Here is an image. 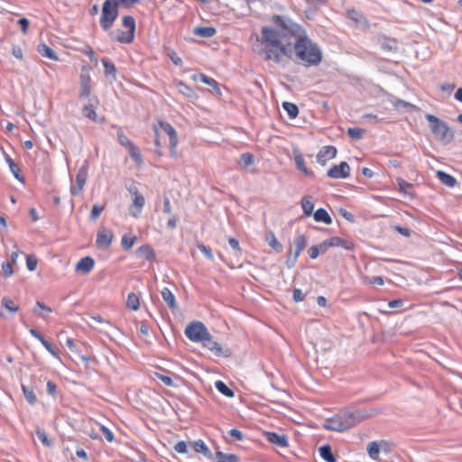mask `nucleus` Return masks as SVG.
<instances>
[{
	"label": "nucleus",
	"mask_w": 462,
	"mask_h": 462,
	"mask_svg": "<svg viewBox=\"0 0 462 462\" xmlns=\"http://www.w3.org/2000/svg\"><path fill=\"white\" fill-rule=\"evenodd\" d=\"M136 255L146 261H153L156 258L155 251L150 245H143L136 249Z\"/></svg>",
	"instance_id": "22"
},
{
	"label": "nucleus",
	"mask_w": 462,
	"mask_h": 462,
	"mask_svg": "<svg viewBox=\"0 0 462 462\" xmlns=\"http://www.w3.org/2000/svg\"><path fill=\"white\" fill-rule=\"evenodd\" d=\"M1 268H2L3 275L5 278L10 277L14 273L12 263L10 262H3Z\"/></svg>",
	"instance_id": "58"
},
{
	"label": "nucleus",
	"mask_w": 462,
	"mask_h": 462,
	"mask_svg": "<svg viewBox=\"0 0 462 462\" xmlns=\"http://www.w3.org/2000/svg\"><path fill=\"white\" fill-rule=\"evenodd\" d=\"M100 431L108 442L111 443L115 440L114 433L107 427L100 425Z\"/></svg>",
	"instance_id": "60"
},
{
	"label": "nucleus",
	"mask_w": 462,
	"mask_h": 462,
	"mask_svg": "<svg viewBox=\"0 0 462 462\" xmlns=\"http://www.w3.org/2000/svg\"><path fill=\"white\" fill-rule=\"evenodd\" d=\"M377 43L383 51L396 52L398 51V42L394 38L379 35L377 37Z\"/></svg>",
	"instance_id": "16"
},
{
	"label": "nucleus",
	"mask_w": 462,
	"mask_h": 462,
	"mask_svg": "<svg viewBox=\"0 0 462 462\" xmlns=\"http://www.w3.org/2000/svg\"><path fill=\"white\" fill-rule=\"evenodd\" d=\"M337 150L333 145L323 146L317 154V162L325 166L328 159H333L337 156Z\"/></svg>",
	"instance_id": "15"
},
{
	"label": "nucleus",
	"mask_w": 462,
	"mask_h": 462,
	"mask_svg": "<svg viewBox=\"0 0 462 462\" xmlns=\"http://www.w3.org/2000/svg\"><path fill=\"white\" fill-rule=\"evenodd\" d=\"M37 263L38 260L34 255H28L26 257V266L30 272H32L36 269Z\"/></svg>",
	"instance_id": "59"
},
{
	"label": "nucleus",
	"mask_w": 462,
	"mask_h": 462,
	"mask_svg": "<svg viewBox=\"0 0 462 462\" xmlns=\"http://www.w3.org/2000/svg\"><path fill=\"white\" fill-rule=\"evenodd\" d=\"M367 453L371 458L376 459L380 454V447L375 441H372L367 445Z\"/></svg>",
	"instance_id": "50"
},
{
	"label": "nucleus",
	"mask_w": 462,
	"mask_h": 462,
	"mask_svg": "<svg viewBox=\"0 0 462 462\" xmlns=\"http://www.w3.org/2000/svg\"><path fill=\"white\" fill-rule=\"evenodd\" d=\"M167 57L172 61V63L176 66L181 67L183 65V61L180 57L173 51H168L166 53Z\"/></svg>",
	"instance_id": "57"
},
{
	"label": "nucleus",
	"mask_w": 462,
	"mask_h": 462,
	"mask_svg": "<svg viewBox=\"0 0 462 462\" xmlns=\"http://www.w3.org/2000/svg\"><path fill=\"white\" fill-rule=\"evenodd\" d=\"M153 131H154V134H155V140H154L155 152L159 156H162V144H161V142H160V134H159L158 127L155 125H153Z\"/></svg>",
	"instance_id": "56"
},
{
	"label": "nucleus",
	"mask_w": 462,
	"mask_h": 462,
	"mask_svg": "<svg viewBox=\"0 0 462 462\" xmlns=\"http://www.w3.org/2000/svg\"><path fill=\"white\" fill-rule=\"evenodd\" d=\"M36 436L39 440L47 448L52 446V442L48 439V436L43 429L37 428L35 430Z\"/></svg>",
	"instance_id": "48"
},
{
	"label": "nucleus",
	"mask_w": 462,
	"mask_h": 462,
	"mask_svg": "<svg viewBox=\"0 0 462 462\" xmlns=\"http://www.w3.org/2000/svg\"><path fill=\"white\" fill-rule=\"evenodd\" d=\"M320 457L326 462H337V458L332 452V448L329 444H325L319 448Z\"/></svg>",
	"instance_id": "34"
},
{
	"label": "nucleus",
	"mask_w": 462,
	"mask_h": 462,
	"mask_svg": "<svg viewBox=\"0 0 462 462\" xmlns=\"http://www.w3.org/2000/svg\"><path fill=\"white\" fill-rule=\"evenodd\" d=\"M199 79L201 82L210 86L213 88L214 93H216L217 95H219V96L221 95V90H220L219 85L214 79L209 78V77L206 76L205 74H200Z\"/></svg>",
	"instance_id": "42"
},
{
	"label": "nucleus",
	"mask_w": 462,
	"mask_h": 462,
	"mask_svg": "<svg viewBox=\"0 0 462 462\" xmlns=\"http://www.w3.org/2000/svg\"><path fill=\"white\" fill-rule=\"evenodd\" d=\"M346 17L351 20L356 26L361 28H368L369 23L367 19L358 11L352 9L347 10Z\"/></svg>",
	"instance_id": "20"
},
{
	"label": "nucleus",
	"mask_w": 462,
	"mask_h": 462,
	"mask_svg": "<svg viewBox=\"0 0 462 462\" xmlns=\"http://www.w3.org/2000/svg\"><path fill=\"white\" fill-rule=\"evenodd\" d=\"M158 125L161 129L169 135L171 155L175 156L176 147L178 144V135L176 130L170 123L161 119L158 120Z\"/></svg>",
	"instance_id": "11"
},
{
	"label": "nucleus",
	"mask_w": 462,
	"mask_h": 462,
	"mask_svg": "<svg viewBox=\"0 0 462 462\" xmlns=\"http://www.w3.org/2000/svg\"><path fill=\"white\" fill-rule=\"evenodd\" d=\"M41 309L42 310H45L47 312H52V309L49 306H47L46 304H44L43 302L40 301V300H37L36 301V305H35V308L33 309L32 312L34 315L38 316V317H41L42 319H45V315L41 313L37 309Z\"/></svg>",
	"instance_id": "52"
},
{
	"label": "nucleus",
	"mask_w": 462,
	"mask_h": 462,
	"mask_svg": "<svg viewBox=\"0 0 462 462\" xmlns=\"http://www.w3.org/2000/svg\"><path fill=\"white\" fill-rule=\"evenodd\" d=\"M193 33L203 38H210L217 33V30L212 26H198L193 29Z\"/></svg>",
	"instance_id": "29"
},
{
	"label": "nucleus",
	"mask_w": 462,
	"mask_h": 462,
	"mask_svg": "<svg viewBox=\"0 0 462 462\" xmlns=\"http://www.w3.org/2000/svg\"><path fill=\"white\" fill-rule=\"evenodd\" d=\"M238 163L241 167L244 169L248 168L249 166L253 165L254 163V156L251 152H245L240 155V158L238 160Z\"/></svg>",
	"instance_id": "44"
},
{
	"label": "nucleus",
	"mask_w": 462,
	"mask_h": 462,
	"mask_svg": "<svg viewBox=\"0 0 462 462\" xmlns=\"http://www.w3.org/2000/svg\"><path fill=\"white\" fill-rule=\"evenodd\" d=\"M203 347L208 349L217 357H230L232 351L229 347H224L220 343L214 340L213 336H206L205 339L201 341Z\"/></svg>",
	"instance_id": "9"
},
{
	"label": "nucleus",
	"mask_w": 462,
	"mask_h": 462,
	"mask_svg": "<svg viewBox=\"0 0 462 462\" xmlns=\"http://www.w3.org/2000/svg\"><path fill=\"white\" fill-rule=\"evenodd\" d=\"M293 49L296 63H301L306 67L318 66L323 59V53L319 46L314 42L306 32L299 35L296 39Z\"/></svg>",
	"instance_id": "2"
},
{
	"label": "nucleus",
	"mask_w": 462,
	"mask_h": 462,
	"mask_svg": "<svg viewBox=\"0 0 462 462\" xmlns=\"http://www.w3.org/2000/svg\"><path fill=\"white\" fill-rule=\"evenodd\" d=\"M127 150L130 157L134 160V162L136 164L143 163V161L140 149L134 143L132 146H130Z\"/></svg>",
	"instance_id": "45"
},
{
	"label": "nucleus",
	"mask_w": 462,
	"mask_h": 462,
	"mask_svg": "<svg viewBox=\"0 0 462 462\" xmlns=\"http://www.w3.org/2000/svg\"><path fill=\"white\" fill-rule=\"evenodd\" d=\"M216 389L226 397L232 398L235 395V392L228 387L223 381H217L215 383Z\"/></svg>",
	"instance_id": "40"
},
{
	"label": "nucleus",
	"mask_w": 462,
	"mask_h": 462,
	"mask_svg": "<svg viewBox=\"0 0 462 462\" xmlns=\"http://www.w3.org/2000/svg\"><path fill=\"white\" fill-rule=\"evenodd\" d=\"M185 336L192 342H200L209 336V332L201 321H192L187 325L184 330Z\"/></svg>",
	"instance_id": "8"
},
{
	"label": "nucleus",
	"mask_w": 462,
	"mask_h": 462,
	"mask_svg": "<svg viewBox=\"0 0 462 462\" xmlns=\"http://www.w3.org/2000/svg\"><path fill=\"white\" fill-rule=\"evenodd\" d=\"M162 297L163 300L167 303L168 307L174 311L176 309H178V305L175 300V296L171 292V291L168 288H164L162 291Z\"/></svg>",
	"instance_id": "31"
},
{
	"label": "nucleus",
	"mask_w": 462,
	"mask_h": 462,
	"mask_svg": "<svg viewBox=\"0 0 462 462\" xmlns=\"http://www.w3.org/2000/svg\"><path fill=\"white\" fill-rule=\"evenodd\" d=\"M362 417L359 411H342L334 417L328 418L324 421L323 428L331 430L342 432L360 422Z\"/></svg>",
	"instance_id": "3"
},
{
	"label": "nucleus",
	"mask_w": 462,
	"mask_h": 462,
	"mask_svg": "<svg viewBox=\"0 0 462 462\" xmlns=\"http://www.w3.org/2000/svg\"><path fill=\"white\" fill-rule=\"evenodd\" d=\"M118 6L114 0H105L102 5L100 26L104 31H109L118 17Z\"/></svg>",
	"instance_id": "7"
},
{
	"label": "nucleus",
	"mask_w": 462,
	"mask_h": 462,
	"mask_svg": "<svg viewBox=\"0 0 462 462\" xmlns=\"http://www.w3.org/2000/svg\"><path fill=\"white\" fill-rule=\"evenodd\" d=\"M313 217L316 222H321L327 225H330L332 223V217L328 214V212L325 208H318L313 213Z\"/></svg>",
	"instance_id": "32"
},
{
	"label": "nucleus",
	"mask_w": 462,
	"mask_h": 462,
	"mask_svg": "<svg viewBox=\"0 0 462 462\" xmlns=\"http://www.w3.org/2000/svg\"><path fill=\"white\" fill-rule=\"evenodd\" d=\"M101 61L104 66V73L106 77H110L113 80H116L117 69L115 64L107 58H103Z\"/></svg>",
	"instance_id": "28"
},
{
	"label": "nucleus",
	"mask_w": 462,
	"mask_h": 462,
	"mask_svg": "<svg viewBox=\"0 0 462 462\" xmlns=\"http://www.w3.org/2000/svg\"><path fill=\"white\" fill-rule=\"evenodd\" d=\"M37 51L42 57L49 58L50 60H59L57 53L50 46H48L45 43H40L37 46Z\"/></svg>",
	"instance_id": "33"
},
{
	"label": "nucleus",
	"mask_w": 462,
	"mask_h": 462,
	"mask_svg": "<svg viewBox=\"0 0 462 462\" xmlns=\"http://www.w3.org/2000/svg\"><path fill=\"white\" fill-rule=\"evenodd\" d=\"M265 241L268 245L277 253H281L283 250L282 245L276 239L275 235L273 231H268L265 235Z\"/></svg>",
	"instance_id": "35"
},
{
	"label": "nucleus",
	"mask_w": 462,
	"mask_h": 462,
	"mask_svg": "<svg viewBox=\"0 0 462 462\" xmlns=\"http://www.w3.org/2000/svg\"><path fill=\"white\" fill-rule=\"evenodd\" d=\"M116 136L118 143L126 149L134 144V143L128 139V137L121 130L117 131Z\"/></svg>",
	"instance_id": "53"
},
{
	"label": "nucleus",
	"mask_w": 462,
	"mask_h": 462,
	"mask_svg": "<svg viewBox=\"0 0 462 462\" xmlns=\"http://www.w3.org/2000/svg\"><path fill=\"white\" fill-rule=\"evenodd\" d=\"M104 209H105V206L104 205L95 204L92 207V209H91V212H90V216H89V219L91 221L97 220Z\"/></svg>",
	"instance_id": "55"
},
{
	"label": "nucleus",
	"mask_w": 462,
	"mask_h": 462,
	"mask_svg": "<svg viewBox=\"0 0 462 462\" xmlns=\"http://www.w3.org/2000/svg\"><path fill=\"white\" fill-rule=\"evenodd\" d=\"M332 247L340 246L348 251L355 249V244L351 240L344 239L339 236H332L329 238Z\"/></svg>",
	"instance_id": "26"
},
{
	"label": "nucleus",
	"mask_w": 462,
	"mask_h": 462,
	"mask_svg": "<svg viewBox=\"0 0 462 462\" xmlns=\"http://www.w3.org/2000/svg\"><path fill=\"white\" fill-rule=\"evenodd\" d=\"M1 305L3 308L6 309L7 310H9L12 313H15L19 310V307L16 304H14V302L12 300H10L6 297H4L2 299Z\"/></svg>",
	"instance_id": "51"
},
{
	"label": "nucleus",
	"mask_w": 462,
	"mask_h": 462,
	"mask_svg": "<svg viewBox=\"0 0 462 462\" xmlns=\"http://www.w3.org/2000/svg\"><path fill=\"white\" fill-rule=\"evenodd\" d=\"M282 106V108L287 112L290 119H294L298 116L299 107L297 106L296 104L284 101Z\"/></svg>",
	"instance_id": "38"
},
{
	"label": "nucleus",
	"mask_w": 462,
	"mask_h": 462,
	"mask_svg": "<svg viewBox=\"0 0 462 462\" xmlns=\"http://www.w3.org/2000/svg\"><path fill=\"white\" fill-rule=\"evenodd\" d=\"M122 25L127 29L126 32L117 30L116 36V32L111 31L109 32L110 39L112 41H117L120 43H132L135 37V30H136V23L135 19L131 15H125L122 18Z\"/></svg>",
	"instance_id": "6"
},
{
	"label": "nucleus",
	"mask_w": 462,
	"mask_h": 462,
	"mask_svg": "<svg viewBox=\"0 0 462 462\" xmlns=\"http://www.w3.org/2000/svg\"><path fill=\"white\" fill-rule=\"evenodd\" d=\"M176 87L178 88L179 93L183 95L186 97L191 98V99H197L199 96L197 93L186 83H184L181 80H179L176 82Z\"/></svg>",
	"instance_id": "25"
},
{
	"label": "nucleus",
	"mask_w": 462,
	"mask_h": 462,
	"mask_svg": "<svg viewBox=\"0 0 462 462\" xmlns=\"http://www.w3.org/2000/svg\"><path fill=\"white\" fill-rule=\"evenodd\" d=\"M95 265V260L91 256H85L81 258L76 264L75 271L78 273L88 274Z\"/></svg>",
	"instance_id": "19"
},
{
	"label": "nucleus",
	"mask_w": 462,
	"mask_h": 462,
	"mask_svg": "<svg viewBox=\"0 0 462 462\" xmlns=\"http://www.w3.org/2000/svg\"><path fill=\"white\" fill-rule=\"evenodd\" d=\"M266 439L280 448H286L289 446L288 437L284 434L281 435L274 431H266L264 433Z\"/></svg>",
	"instance_id": "18"
},
{
	"label": "nucleus",
	"mask_w": 462,
	"mask_h": 462,
	"mask_svg": "<svg viewBox=\"0 0 462 462\" xmlns=\"http://www.w3.org/2000/svg\"><path fill=\"white\" fill-rule=\"evenodd\" d=\"M197 247L198 249L204 254V256L210 260V261H213L214 259V255L212 254V251L210 249V247L205 245L203 243L201 242H198L197 243Z\"/></svg>",
	"instance_id": "54"
},
{
	"label": "nucleus",
	"mask_w": 462,
	"mask_h": 462,
	"mask_svg": "<svg viewBox=\"0 0 462 462\" xmlns=\"http://www.w3.org/2000/svg\"><path fill=\"white\" fill-rule=\"evenodd\" d=\"M91 94V78L89 74L81 73L79 77V98H88Z\"/></svg>",
	"instance_id": "14"
},
{
	"label": "nucleus",
	"mask_w": 462,
	"mask_h": 462,
	"mask_svg": "<svg viewBox=\"0 0 462 462\" xmlns=\"http://www.w3.org/2000/svg\"><path fill=\"white\" fill-rule=\"evenodd\" d=\"M5 162H7V164H8V166L10 168V171L13 173L14 177L18 181H20L21 183H24L25 182V179H24L23 175L22 174L21 169L18 166V164H16L14 162V161L8 154H5Z\"/></svg>",
	"instance_id": "23"
},
{
	"label": "nucleus",
	"mask_w": 462,
	"mask_h": 462,
	"mask_svg": "<svg viewBox=\"0 0 462 462\" xmlns=\"http://www.w3.org/2000/svg\"><path fill=\"white\" fill-rule=\"evenodd\" d=\"M154 375L160 379L165 385L167 386H176L173 383V380L165 374H162L161 373H155Z\"/></svg>",
	"instance_id": "63"
},
{
	"label": "nucleus",
	"mask_w": 462,
	"mask_h": 462,
	"mask_svg": "<svg viewBox=\"0 0 462 462\" xmlns=\"http://www.w3.org/2000/svg\"><path fill=\"white\" fill-rule=\"evenodd\" d=\"M294 161L296 164V168L302 171L306 176H314L313 171H310L305 164V161L303 159V156L300 153H297L294 156Z\"/></svg>",
	"instance_id": "37"
},
{
	"label": "nucleus",
	"mask_w": 462,
	"mask_h": 462,
	"mask_svg": "<svg viewBox=\"0 0 462 462\" xmlns=\"http://www.w3.org/2000/svg\"><path fill=\"white\" fill-rule=\"evenodd\" d=\"M262 38L260 42L263 44V52L266 60H272L277 64L282 62V57L285 56L289 60L296 61L294 49L290 47V44L282 42V39L275 37V32L273 27L263 26Z\"/></svg>",
	"instance_id": "1"
},
{
	"label": "nucleus",
	"mask_w": 462,
	"mask_h": 462,
	"mask_svg": "<svg viewBox=\"0 0 462 462\" xmlns=\"http://www.w3.org/2000/svg\"><path fill=\"white\" fill-rule=\"evenodd\" d=\"M301 208L303 210V213L306 217H310L313 215V209H314V202H313V197L310 195H306L301 199Z\"/></svg>",
	"instance_id": "30"
},
{
	"label": "nucleus",
	"mask_w": 462,
	"mask_h": 462,
	"mask_svg": "<svg viewBox=\"0 0 462 462\" xmlns=\"http://www.w3.org/2000/svg\"><path fill=\"white\" fill-rule=\"evenodd\" d=\"M88 172V163L85 162L84 164L79 168L77 176H76V183L71 184L70 186V193L72 196H77L83 189Z\"/></svg>",
	"instance_id": "10"
},
{
	"label": "nucleus",
	"mask_w": 462,
	"mask_h": 462,
	"mask_svg": "<svg viewBox=\"0 0 462 462\" xmlns=\"http://www.w3.org/2000/svg\"><path fill=\"white\" fill-rule=\"evenodd\" d=\"M346 133L353 140L357 141L364 137L365 130L360 127H349Z\"/></svg>",
	"instance_id": "47"
},
{
	"label": "nucleus",
	"mask_w": 462,
	"mask_h": 462,
	"mask_svg": "<svg viewBox=\"0 0 462 462\" xmlns=\"http://www.w3.org/2000/svg\"><path fill=\"white\" fill-rule=\"evenodd\" d=\"M291 254H292V252H291V246L290 249H289L287 259H286V263H285L286 266L289 269H291L292 267H294V265H295V263L297 262V259H298V257H296L295 254H293V256Z\"/></svg>",
	"instance_id": "61"
},
{
	"label": "nucleus",
	"mask_w": 462,
	"mask_h": 462,
	"mask_svg": "<svg viewBox=\"0 0 462 462\" xmlns=\"http://www.w3.org/2000/svg\"><path fill=\"white\" fill-rule=\"evenodd\" d=\"M308 241L304 235H298L294 238V245L296 246V250L294 254H296V257H299L301 251L307 246Z\"/></svg>",
	"instance_id": "41"
},
{
	"label": "nucleus",
	"mask_w": 462,
	"mask_h": 462,
	"mask_svg": "<svg viewBox=\"0 0 462 462\" xmlns=\"http://www.w3.org/2000/svg\"><path fill=\"white\" fill-rule=\"evenodd\" d=\"M82 115L93 122H98L97 115L92 104L85 105L82 108Z\"/></svg>",
	"instance_id": "43"
},
{
	"label": "nucleus",
	"mask_w": 462,
	"mask_h": 462,
	"mask_svg": "<svg viewBox=\"0 0 462 462\" xmlns=\"http://www.w3.org/2000/svg\"><path fill=\"white\" fill-rule=\"evenodd\" d=\"M350 175V166L346 162H341L334 165L327 171V176L331 179H346Z\"/></svg>",
	"instance_id": "12"
},
{
	"label": "nucleus",
	"mask_w": 462,
	"mask_h": 462,
	"mask_svg": "<svg viewBox=\"0 0 462 462\" xmlns=\"http://www.w3.org/2000/svg\"><path fill=\"white\" fill-rule=\"evenodd\" d=\"M392 228L393 230H395L397 233H399L400 235H402V236H403L405 237H410L411 235V231L408 227H404V226H401L395 225V226H392Z\"/></svg>",
	"instance_id": "62"
},
{
	"label": "nucleus",
	"mask_w": 462,
	"mask_h": 462,
	"mask_svg": "<svg viewBox=\"0 0 462 462\" xmlns=\"http://www.w3.org/2000/svg\"><path fill=\"white\" fill-rule=\"evenodd\" d=\"M189 445L191 446L195 452L204 455V457H206L208 459H213L212 452L202 439H198L196 441L189 442Z\"/></svg>",
	"instance_id": "21"
},
{
	"label": "nucleus",
	"mask_w": 462,
	"mask_h": 462,
	"mask_svg": "<svg viewBox=\"0 0 462 462\" xmlns=\"http://www.w3.org/2000/svg\"><path fill=\"white\" fill-rule=\"evenodd\" d=\"M136 240H137V237L135 236L125 235L122 237L121 245H122L123 248L127 251L134 246Z\"/></svg>",
	"instance_id": "49"
},
{
	"label": "nucleus",
	"mask_w": 462,
	"mask_h": 462,
	"mask_svg": "<svg viewBox=\"0 0 462 462\" xmlns=\"http://www.w3.org/2000/svg\"><path fill=\"white\" fill-rule=\"evenodd\" d=\"M271 21L275 25L273 27V31L275 32L277 39L284 40L291 36L298 38L299 35H303L306 32L300 24L286 16L273 14Z\"/></svg>",
	"instance_id": "4"
},
{
	"label": "nucleus",
	"mask_w": 462,
	"mask_h": 462,
	"mask_svg": "<svg viewBox=\"0 0 462 462\" xmlns=\"http://www.w3.org/2000/svg\"><path fill=\"white\" fill-rule=\"evenodd\" d=\"M22 390L27 402L31 405H34L37 402V397L36 394L34 393L33 387L23 383Z\"/></svg>",
	"instance_id": "36"
},
{
	"label": "nucleus",
	"mask_w": 462,
	"mask_h": 462,
	"mask_svg": "<svg viewBox=\"0 0 462 462\" xmlns=\"http://www.w3.org/2000/svg\"><path fill=\"white\" fill-rule=\"evenodd\" d=\"M187 448H188V443L184 440L177 442L176 445L174 446L175 451L178 453H181V454L188 452Z\"/></svg>",
	"instance_id": "64"
},
{
	"label": "nucleus",
	"mask_w": 462,
	"mask_h": 462,
	"mask_svg": "<svg viewBox=\"0 0 462 462\" xmlns=\"http://www.w3.org/2000/svg\"><path fill=\"white\" fill-rule=\"evenodd\" d=\"M396 182L398 184V189L401 193L409 196L410 198H414L415 193L413 190V184L407 182L402 178H397Z\"/></svg>",
	"instance_id": "24"
},
{
	"label": "nucleus",
	"mask_w": 462,
	"mask_h": 462,
	"mask_svg": "<svg viewBox=\"0 0 462 462\" xmlns=\"http://www.w3.org/2000/svg\"><path fill=\"white\" fill-rule=\"evenodd\" d=\"M145 203L144 197L138 191L137 188H134V198L133 200V204L130 206L131 215L134 217H137L141 213Z\"/></svg>",
	"instance_id": "17"
},
{
	"label": "nucleus",
	"mask_w": 462,
	"mask_h": 462,
	"mask_svg": "<svg viewBox=\"0 0 462 462\" xmlns=\"http://www.w3.org/2000/svg\"><path fill=\"white\" fill-rule=\"evenodd\" d=\"M425 118L430 123L431 133L439 142L448 144L454 139V133L445 121L431 114H427Z\"/></svg>",
	"instance_id": "5"
},
{
	"label": "nucleus",
	"mask_w": 462,
	"mask_h": 462,
	"mask_svg": "<svg viewBox=\"0 0 462 462\" xmlns=\"http://www.w3.org/2000/svg\"><path fill=\"white\" fill-rule=\"evenodd\" d=\"M217 462H239V457L236 454H226L217 450L216 452Z\"/></svg>",
	"instance_id": "39"
},
{
	"label": "nucleus",
	"mask_w": 462,
	"mask_h": 462,
	"mask_svg": "<svg viewBox=\"0 0 462 462\" xmlns=\"http://www.w3.org/2000/svg\"><path fill=\"white\" fill-rule=\"evenodd\" d=\"M126 306L132 310H137L140 307V300L137 294L131 292L128 294Z\"/></svg>",
	"instance_id": "46"
},
{
	"label": "nucleus",
	"mask_w": 462,
	"mask_h": 462,
	"mask_svg": "<svg viewBox=\"0 0 462 462\" xmlns=\"http://www.w3.org/2000/svg\"><path fill=\"white\" fill-rule=\"evenodd\" d=\"M113 241V233L105 227H100L97 234L96 245L99 249L108 248Z\"/></svg>",
	"instance_id": "13"
},
{
	"label": "nucleus",
	"mask_w": 462,
	"mask_h": 462,
	"mask_svg": "<svg viewBox=\"0 0 462 462\" xmlns=\"http://www.w3.org/2000/svg\"><path fill=\"white\" fill-rule=\"evenodd\" d=\"M436 176L442 184L449 188H454L457 183L455 177L443 171H438Z\"/></svg>",
	"instance_id": "27"
}]
</instances>
